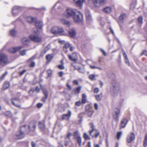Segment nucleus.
Returning <instances> with one entry per match:
<instances>
[{
	"label": "nucleus",
	"mask_w": 147,
	"mask_h": 147,
	"mask_svg": "<svg viewBox=\"0 0 147 147\" xmlns=\"http://www.w3.org/2000/svg\"><path fill=\"white\" fill-rule=\"evenodd\" d=\"M64 17L67 18H73L76 22H80L82 19L83 14L77 9L67 8L63 13Z\"/></svg>",
	"instance_id": "obj_1"
},
{
	"label": "nucleus",
	"mask_w": 147,
	"mask_h": 147,
	"mask_svg": "<svg viewBox=\"0 0 147 147\" xmlns=\"http://www.w3.org/2000/svg\"><path fill=\"white\" fill-rule=\"evenodd\" d=\"M25 125H23L20 129V131L17 132L16 134L15 138L16 140L21 139L23 138L25 136L24 133L28 134L26 130L25 129Z\"/></svg>",
	"instance_id": "obj_2"
},
{
	"label": "nucleus",
	"mask_w": 147,
	"mask_h": 147,
	"mask_svg": "<svg viewBox=\"0 0 147 147\" xmlns=\"http://www.w3.org/2000/svg\"><path fill=\"white\" fill-rule=\"evenodd\" d=\"M36 122L35 121H31L29 125H25V129L28 133L30 131H34L35 129L36 126Z\"/></svg>",
	"instance_id": "obj_3"
},
{
	"label": "nucleus",
	"mask_w": 147,
	"mask_h": 147,
	"mask_svg": "<svg viewBox=\"0 0 147 147\" xmlns=\"http://www.w3.org/2000/svg\"><path fill=\"white\" fill-rule=\"evenodd\" d=\"M7 56L4 53H0V65H3L7 63Z\"/></svg>",
	"instance_id": "obj_4"
},
{
	"label": "nucleus",
	"mask_w": 147,
	"mask_h": 147,
	"mask_svg": "<svg viewBox=\"0 0 147 147\" xmlns=\"http://www.w3.org/2000/svg\"><path fill=\"white\" fill-rule=\"evenodd\" d=\"M29 38L32 41L38 43L41 42L42 40L40 36L34 35H30Z\"/></svg>",
	"instance_id": "obj_5"
},
{
	"label": "nucleus",
	"mask_w": 147,
	"mask_h": 147,
	"mask_svg": "<svg viewBox=\"0 0 147 147\" xmlns=\"http://www.w3.org/2000/svg\"><path fill=\"white\" fill-rule=\"evenodd\" d=\"M135 135L133 132H131L127 136L126 140L128 143H130L134 141L135 139Z\"/></svg>",
	"instance_id": "obj_6"
},
{
	"label": "nucleus",
	"mask_w": 147,
	"mask_h": 147,
	"mask_svg": "<svg viewBox=\"0 0 147 147\" xmlns=\"http://www.w3.org/2000/svg\"><path fill=\"white\" fill-rule=\"evenodd\" d=\"M23 48V47L22 46L18 47L11 48L8 50V51L9 53H14L19 51L20 49H22Z\"/></svg>",
	"instance_id": "obj_7"
},
{
	"label": "nucleus",
	"mask_w": 147,
	"mask_h": 147,
	"mask_svg": "<svg viewBox=\"0 0 147 147\" xmlns=\"http://www.w3.org/2000/svg\"><path fill=\"white\" fill-rule=\"evenodd\" d=\"M22 8L18 6H15L13 8L12 13L14 16H16L18 11L22 10Z\"/></svg>",
	"instance_id": "obj_8"
},
{
	"label": "nucleus",
	"mask_w": 147,
	"mask_h": 147,
	"mask_svg": "<svg viewBox=\"0 0 147 147\" xmlns=\"http://www.w3.org/2000/svg\"><path fill=\"white\" fill-rule=\"evenodd\" d=\"M68 57L70 60L75 62H76L78 59L77 55L76 53H73L72 55H68Z\"/></svg>",
	"instance_id": "obj_9"
},
{
	"label": "nucleus",
	"mask_w": 147,
	"mask_h": 147,
	"mask_svg": "<svg viewBox=\"0 0 147 147\" xmlns=\"http://www.w3.org/2000/svg\"><path fill=\"white\" fill-rule=\"evenodd\" d=\"M115 114L113 115L114 117L115 120L118 121H119L118 117L119 115L120 114V110L117 108H115L114 110Z\"/></svg>",
	"instance_id": "obj_10"
},
{
	"label": "nucleus",
	"mask_w": 147,
	"mask_h": 147,
	"mask_svg": "<svg viewBox=\"0 0 147 147\" xmlns=\"http://www.w3.org/2000/svg\"><path fill=\"white\" fill-rule=\"evenodd\" d=\"M111 88V89L113 90V92L115 93H116L119 89L118 85L116 83H112Z\"/></svg>",
	"instance_id": "obj_11"
},
{
	"label": "nucleus",
	"mask_w": 147,
	"mask_h": 147,
	"mask_svg": "<svg viewBox=\"0 0 147 147\" xmlns=\"http://www.w3.org/2000/svg\"><path fill=\"white\" fill-rule=\"evenodd\" d=\"M71 114V112L70 110H68V113L64 114L62 115V119H63L68 120L70 117Z\"/></svg>",
	"instance_id": "obj_12"
},
{
	"label": "nucleus",
	"mask_w": 147,
	"mask_h": 147,
	"mask_svg": "<svg viewBox=\"0 0 147 147\" xmlns=\"http://www.w3.org/2000/svg\"><path fill=\"white\" fill-rule=\"evenodd\" d=\"M11 101L12 103L15 106L18 107H21V106L20 105L17 103L18 102H20V100L18 98H12Z\"/></svg>",
	"instance_id": "obj_13"
},
{
	"label": "nucleus",
	"mask_w": 147,
	"mask_h": 147,
	"mask_svg": "<svg viewBox=\"0 0 147 147\" xmlns=\"http://www.w3.org/2000/svg\"><path fill=\"white\" fill-rule=\"evenodd\" d=\"M128 122V120L127 119L124 118L121 121L120 128H124Z\"/></svg>",
	"instance_id": "obj_14"
},
{
	"label": "nucleus",
	"mask_w": 147,
	"mask_h": 147,
	"mask_svg": "<svg viewBox=\"0 0 147 147\" xmlns=\"http://www.w3.org/2000/svg\"><path fill=\"white\" fill-rule=\"evenodd\" d=\"M126 14L125 13H122L121 14L119 17V23L120 26H121L120 23H122L123 22V20L126 18Z\"/></svg>",
	"instance_id": "obj_15"
},
{
	"label": "nucleus",
	"mask_w": 147,
	"mask_h": 147,
	"mask_svg": "<svg viewBox=\"0 0 147 147\" xmlns=\"http://www.w3.org/2000/svg\"><path fill=\"white\" fill-rule=\"evenodd\" d=\"M68 32L69 35L72 37H74L76 34V31L74 28L70 29Z\"/></svg>",
	"instance_id": "obj_16"
},
{
	"label": "nucleus",
	"mask_w": 147,
	"mask_h": 147,
	"mask_svg": "<svg viewBox=\"0 0 147 147\" xmlns=\"http://www.w3.org/2000/svg\"><path fill=\"white\" fill-rule=\"evenodd\" d=\"M36 19L35 18H33L31 16H28L26 18V20L29 23H32L35 22Z\"/></svg>",
	"instance_id": "obj_17"
},
{
	"label": "nucleus",
	"mask_w": 147,
	"mask_h": 147,
	"mask_svg": "<svg viewBox=\"0 0 147 147\" xmlns=\"http://www.w3.org/2000/svg\"><path fill=\"white\" fill-rule=\"evenodd\" d=\"M30 42V40L26 37L22 39V43L24 45H28Z\"/></svg>",
	"instance_id": "obj_18"
},
{
	"label": "nucleus",
	"mask_w": 147,
	"mask_h": 147,
	"mask_svg": "<svg viewBox=\"0 0 147 147\" xmlns=\"http://www.w3.org/2000/svg\"><path fill=\"white\" fill-rule=\"evenodd\" d=\"M35 25L37 28L39 29H41L42 26V22L41 21H36Z\"/></svg>",
	"instance_id": "obj_19"
},
{
	"label": "nucleus",
	"mask_w": 147,
	"mask_h": 147,
	"mask_svg": "<svg viewBox=\"0 0 147 147\" xmlns=\"http://www.w3.org/2000/svg\"><path fill=\"white\" fill-rule=\"evenodd\" d=\"M58 27L57 26H54L52 28L51 32L53 34H58Z\"/></svg>",
	"instance_id": "obj_20"
},
{
	"label": "nucleus",
	"mask_w": 147,
	"mask_h": 147,
	"mask_svg": "<svg viewBox=\"0 0 147 147\" xmlns=\"http://www.w3.org/2000/svg\"><path fill=\"white\" fill-rule=\"evenodd\" d=\"M58 34H59L61 35H65L64 31L63 28L61 27H58Z\"/></svg>",
	"instance_id": "obj_21"
},
{
	"label": "nucleus",
	"mask_w": 147,
	"mask_h": 147,
	"mask_svg": "<svg viewBox=\"0 0 147 147\" xmlns=\"http://www.w3.org/2000/svg\"><path fill=\"white\" fill-rule=\"evenodd\" d=\"M81 87L79 86L77 87L76 88H75L74 89L72 92V93L75 94L76 93H79L81 90Z\"/></svg>",
	"instance_id": "obj_22"
},
{
	"label": "nucleus",
	"mask_w": 147,
	"mask_h": 147,
	"mask_svg": "<svg viewBox=\"0 0 147 147\" xmlns=\"http://www.w3.org/2000/svg\"><path fill=\"white\" fill-rule=\"evenodd\" d=\"M38 126L41 129L43 130L45 128V124L44 121L39 122Z\"/></svg>",
	"instance_id": "obj_23"
},
{
	"label": "nucleus",
	"mask_w": 147,
	"mask_h": 147,
	"mask_svg": "<svg viewBox=\"0 0 147 147\" xmlns=\"http://www.w3.org/2000/svg\"><path fill=\"white\" fill-rule=\"evenodd\" d=\"M90 127L92 129L91 130H90L89 131V132L90 133V136H91V134L93 131H94L95 129L93 123H91L89 124Z\"/></svg>",
	"instance_id": "obj_24"
},
{
	"label": "nucleus",
	"mask_w": 147,
	"mask_h": 147,
	"mask_svg": "<svg viewBox=\"0 0 147 147\" xmlns=\"http://www.w3.org/2000/svg\"><path fill=\"white\" fill-rule=\"evenodd\" d=\"M60 21L62 23L66 24L68 26H69L70 24V23L69 22L66 20L64 19H61L60 20Z\"/></svg>",
	"instance_id": "obj_25"
},
{
	"label": "nucleus",
	"mask_w": 147,
	"mask_h": 147,
	"mask_svg": "<svg viewBox=\"0 0 147 147\" xmlns=\"http://www.w3.org/2000/svg\"><path fill=\"white\" fill-rule=\"evenodd\" d=\"M10 85L9 83L8 82H5L3 84V89L5 90L7 89Z\"/></svg>",
	"instance_id": "obj_26"
},
{
	"label": "nucleus",
	"mask_w": 147,
	"mask_h": 147,
	"mask_svg": "<svg viewBox=\"0 0 147 147\" xmlns=\"http://www.w3.org/2000/svg\"><path fill=\"white\" fill-rule=\"evenodd\" d=\"M103 11L107 13H109L111 11V9L110 7H107L103 9Z\"/></svg>",
	"instance_id": "obj_27"
},
{
	"label": "nucleus",
	"mask_w": 147,
	"mask_h": 147,
	"mask_svg": "<svg viewBox=\"0 0 147 147\" xmlns=\"http://www.w3.org/2000/svg\"><path fill=\"white\" fill-rule=\"evenodd\" d=\"M96 100L97 101H100L102 97V94L100 93V94L96 95L94 96Z\"/></svg>",
	"instance_id": "obj_28"
},
{
	"label": "nucleus",
	"mask_w": 147,
	"mask_h": 147,
	"mask_svg": "<svg viewBox=\"0 0 147 147\" xmlns=\"http://www.w3.org/2000/svg\"><path fill=\"white\" fill-rule=\"evenodd\" d=\"M51 46L49 45H48L45 49L44 51H42V53L43 54H45L46 52L51 48Z\"/></svg>",
	"instance_id": "obj_29"
},
{
	"label": "nucleus",
	"mask_w": 147,
	"mask_h": 147,
	"mask_svg": "<svg viewBox=\"0 0 147 147\" xmlns=\"http://www.w3.org/2000/svg\"><path fill=\"white\" fill-rule=\"evenodd\" d=\"M16 31L15 30H12L10 31L9 34L11 36H14L16 35Z\"/></svg>",
	"instance_id": "obj_30"
},
{
	"label": "nucleus",
	"mask_w": 147,
	"mask_h": 147,
	"mask_svg": "<svg viewBox=\"0 0 147 147\" xmlns=\"http://www.w3.org/2000/svg\"><path fill=\"white\" fill-rule=\"evenodd\" d=\"M86 17L87 20H92V18L89 13H86Z\"/></svg>",
	"instance_id": "obj_31"
},
{
	"label": "nucleus",
	"mask_w": 147,
	"mask_h": 147,
	"mask_svg": "<svg viewBox=\"0 0 147 147\" xmlns=\"http://www.w3.org/2000/svg\"><path fill=\"white\" fill-rule=\"evenodd\" d=\"M73 135L74 139H76L78 137H80L78 131H75L73 134Z\"/></svg>",
	"instance_id": "obj_32"
},
{
	"label": "nucleus",
	"mask_w": 147,
	"mask_h": 147,
	"mask_svg": "<svg viewBox=\"0 0 147 147\" xmlns=\"http://www.w3.org/2000/svg\"><path fill=\"white\" fill-rule=\"evenodd\" d=\"M53 57V56H52V55H51L50 54L46 56V59L48 61H49L51 60Z\"/></svg>",
	"instance_id": "obj_33"
},
{
	"label": "nucleus",
	"mask_w": 147,
	"mask_h": 147,
	"mask_svg": "<svg viewBox=\"0 0 147 147\" xmlns=\"http://www.w3.org/2000/svg\"><path fill=\"white\" fill-rule=\"evenodd\" d=\"M43 93L44 94L45 96L46 97H48V92L45 88L43 89L42 90Z\"/></svg>",
	"instance_id": "obj_34"
},
{
	"label": "nucleus",
	"mask_w": 147,
	"mask_h": 147,
	"mask_svg": "<svg viewBox=\"0 0 147 147\" xmlns=\"http://www.w3.org/2000/svg\"><path fill=\"white\" fill-rule=\"evenodd\" d=\"M85 109L86 111L92 109L91 105L89 104L86 106Z\"/></svg>",
	"instance_id": "obj_35"
},
{
	"label": "nucleus",
	"mask_w": 147,
	"mask_h": 147,
	"mask_svg": "<svg viewBox=\"0 0 147 147\" xmlns=\"http://www.w3.org/2000/svg\"><path fill=\"white\" fill-rule=\"evenodd\" d=\"M27 50L24 49L22 50H21L20 51V55L22 56H24L25 55Z\"/></svg>",
	"instance_id": "obj_36"
},
{
	"label": "nucleus",
	"mask_w": 147,
	"mask_h": 147,
	"mask_svg": "<svg viewBox=\"0 0 147 147\" xmlns=\"http://www.w3.org/2000/svg\"><path fill=\"white\" fill-rule=\"evenodd\" d=\"M76 139H77V142L78 143L79 145L80 146H81L82 144V139L80 136L76 138Z\"/></svg>",
	"instance_id": "obj_37"
},
{
	"label": "nucleus",
	"mask_w": 147,
	"mask_h": 147,
	"mask_svg": "<svg viewBox=\"0 0 147 147\" xmlns=\"http://www.w3.org/2000/svg\"><path fill=\"white\" fill-rule=\"evenodd\" d=\"M86 112L87 113L89 117L91 116L93 113V109L91 110L88 111H86Z\"/></svg>",
	"instance_id": "obj_38"
},
{
	"label": "nucleus",
	"mask_w": 147,
	"mask_h": 147,
	"mask_svg": "<svg viewBox=\"0 0 147 147\" xmlns=\"http://www.w3.org/2000/svg\"><path fill=\"white\" fill-rule=\"evenodd\" d=\"M90 67V68L93 69H98L99 70H101L102 69L101 68L95 66H92L91 65H89Z\"/></svg>",
	"instance_id": "obj_39"
},
{
	"label": "nucleus",
	"mask_w": 147,
	"mask_h": 147,
	"mask_svg": "<svg viewBox=\"0 0 147 147\" xmlns=\"http://www.w3.org/2000/svg\"><path fill=\"white\" fill-rule=\"evenodd\" d=\"M5 115L9 117H11L12 115L11 113L9 111H7L5 113Z\"/></svg>",
	"instance_id": "obj_40"
},
{
	"label": "nucleus",
	"mask_w": 147,
	"mask_h": 147,
	"mask_svg": "<svg viewBox=\"0 0 147 147\" xmlns=\"http://www.w3.org/2000/svg\"><path fill=\"white\" fill-rule=\"evenodd\" d=\"M71 45L68 42L66 43L63 47L64 49H67V48L70 47Z\"/></svg>",
	"instance_id": "obj_41"
},
{
	"label": "nucleus",
	"mask_w": 147,
	"mask_h": 147,
	"mask_svg": "<svg viewBox=\"0 0 147 147\" xmlns=\"http://www.w3.org/2000/svg\"><path fill=\"white\" fill-rule=\"evenodd\" d=\"M143 18L142 16L139 17L138 19V23L140 24H142L143 22Z\"/></svg>",
	"instance_id": "obj_42"
},
{
	"label": "nucleus",
	"mask_w": 147,
	"mask_h": 147,
	"mask_svg": "<svg viewBox=\"0 0 147 147\" xmlns=\"http://www.w3.org/2000/svg\"><path fill=\"white\" fill-rule=\"evenodd\" d=\"M96 75H95L92 74H91L89 76V78L92 80H95V77L96 76Z\"/></svg>",
	"instance_id": "obj_43"
},
{
	"label": "nucleus",
	"mask_w": 147,
	"mask_h": 147,
	"mask_svg": "<svg viewBox=\"0 0 147 147\" xmlns=\"http://www.w3.org/2000/svg\"><path fill=\"white\" fill-rule=\"evenodd\" d=\"M122 134V132L121 131H119L117 132V138L118 140L120 139Z\"/></svg>",
	"instance_id": "obj_44"
},
{
	"label": "nucleus",
	"mask_w": 147,
	"mask_h": 147,
	"mask_svg": "<svg viewBox=\"0 0 147 147\" xmlns=\"http://www.w3.org/2000/svg\"><path fill=\"white\" fill-rule=\"evenodd\" d=\"M79 71L81 73L84 74L85 72V69L84 68H81L80 67L78 68Z\"/></svg>",
	"instance_id": "obj_45"
},
{
	"label": "nucleus",
	"mask_w": 147,
	"mask_h": 147,
	"mask_svg": "<svg viewBox=\"0 0 147 147\" xmlns=\"http://www.w3.org/2000/svg\"><path fill=\"white\" fill-rule=\"evenodd\" d=\"M30 62H31V63L29 65V67H34L35 66V63L34 61H30Z\"/></svg>",
	"instance_id": "obj_46"
},
{
	"label": "nucleus",
	"mask_w": 147,
	"mask_h": 147,
	"mask_svg": "<svg viewBox=\"0 0 147 147\" xmlns=\"http://www.w3.org/2000/svg\"><path fill=\"white\" fill-rule=\"evenodd\" d=\"M83 137L85 140L90 139L88 135L86 133H84Z\"/></svg>",
	"instance_id": "obj_47"
},
{
	"label": "nucleus",
	"mask_w": 147,
	"mask_h": 147,
	"mask_svg": "<svg viewBox=\"0 0 147 147\" xmlns=\"http://www.w3.org/2000/svg\"><path fill=\"white\" fill-rule=\"evenodd\" d=\"M72 134L71 133H68L67 135V136H66V137L65 138V139L66 140V139H69L70 140V137L72 136Z\"/></svg>",
	"instance_id": "obj_48"
},
{
	"label": "nucleus",
	"mask_w": 147,
	"mask_h": 147,
	"mask_svg": "<svg viewBox=\"0 0 147 147\" xmlns=\"http://www.w3.org/2000/svg\"><path fill=\"white\" fill-rule=\"evenodd\" d=\"M36 57V56L34 55L30 58L28 60V62H29L30 61H32L33 60L35 59Z\"/></svg>",
	"instance_id": "obj_49"
},
{
	"label": "nucleus",
	"mask_w": 147,
	"mask_h": 147,
	"mask_svg": "<svg viewBox=\"0 0 147 147\" xmlns=\"http://www.w3.org/2000/svg\"><path fill=\"white\" fill-rule=\"evenodd\" d=\"M58 67L60 69H63L65 68V67L63 65H58Z\"/></svg>",
	"instance_id": "obj_50"
},
{
	"label": "nucleus",
	"mask_w": 147,
	"mask_h": 147,
	"mask_svg": "<svg viewBox=\"0 0 147 147\" xmlns=\"http://www.w3.org/2000/svg\"><path fill=\"white\" fill-rule=\"evenodd\" d=\"M7 74V72L6 71L5 73L2 76L0 77V79L1 80H3L5 78L6 75Z\"/></svg>",
	"instance_id": "obj_51"
},
{
	"label": "nucleus",
	"mask_w": 147,
	"mask_h": 147,
	"mask_svg": "<svg viewBox=\"0 0 147 147\" xmlns=\"http://www.w3.org/2000/svg\"><path fill=\"white\" fill-rule=\"evenodd\" d=\"M99 91V89L98 88H96L94 90V92L95 93H97Z\"/></svg>",
	"instance_id": "obj_52"
},
{
	"label": "nucleus",
	"mask_w": 147,
	"mask_h": 147,
	"mask_svg": "<svg viewBox=\"0 0 147 147\" xmlns=\"http://www.w3.org/2000/svg\"><path fill=\"white\" fill-rule=\"evenodd\" d=\"M81 102L80 101H79L75 102V105L78 107L81 105Z\"/></svg>",
	"instance_id": "obj_53"
},
{
	"label": "nucleus",
	"mask_w": 147,
	"mask_h": 147,
	"mask_svg": "<svg viewBox=\"0 0 147 147\" xmlns=\"http://www.w3.org/2000/svg\"><path fill=\"white\" fill-rule=\"evenodd\" d=\"M125 62L126 64L128 66L130 65V63L129 60L128 59V58L125 59Z\"/></svg>",
	"instance_id": "obj_54"
},
{
	"label": "nucleus",
	"mask_w": 147,
	"mask_h": 147,
	"mask_svg": "<svg viewBox=\"0 0 147 147\" xmlns=\"http://www.w3.org/2000/svg\"><path fill=\"white\" fill-rule=\"evenodd\" d=\"M47 72L48 74V76H50L51 75L52 73L51 70L50 69H49L47 70Z\"/></svg>",
	"instance_id": "obj_55"
},
{
	"label": "nucleus",
	"mask_w": 147,
	"mask_h": 147,
	"mask_svg": "<svg viewBox=\"0 0 147 147\" xmlns=\"http://www.w3.org/2000/svg\"><path fill=\"white\" fill-rule=\"evenodd\" d=\"M100 134V132H97V133H96L95 136H92V135H91V136L92 137H95V138H97L98 136Z\"/></svg>",
	"instance_id": "obj_56"
},
{
	"label": "nucleus",
	"mask_w": 147,
	"mask_h": 147,
	"mask_svg": "<svg viewBox=\"0 0 147 147\" xmlns=\"http://www.w3.org/2000/svg\"><path fill=\"white\" fill-rule=\"evenodd\" d=\"M48 97H46V96H45L43 97L42 98V101L43 102H45L46 101V100L48 98Z\"/></svg>",
	"instance_id": "obj_57"
},
{
	"label": "nucleus",
	"mask_w": 147,
	"mask_h": 147,
	"mask_svg": "<svg viewBox=\"0 0 147 147\" xmlns=\"http://www.w3.org/2000/svg\"><path fill=\"white\" fill-rule=\"evenodd\" d=\"M87 100L86 98H82L81 103H82L83 104H85Z\"/></svg>",
	"instance_id": "obj_58"
},
{
	"label": "nucleus",
	"mask_w": 147,
	"mask_h": 147,
	"mask_svg": "<svg viewBox=\"0 0 147 147\" xmlns=\"http://www.w3.org/2000/svg\"><path fill=\"white\" fill-rule=\"evenodd\" d=\"M100 51L105 56H106L107 55L105 51L102 49H100Z\"/></svg>",
	"instance_id": "obj_59"
},
{
	"label": "nucleus",
	"mask_w": 147,
	"mask_h": 147,
	"mask_svg": "<svg viewBox=\"0 0 147 147\" xmlns=\"http://www.w3.org/2000/svg\"><path fill=\"white\" fill-rule=\"evenodd\" d=\"M136 7V6L133 3H132L130 5V9H133Z\"/></svg>",
	"instance_id": "obj_60"
},
{
	"label": "nucleus",
	"mask_w": 147,
	"mask_h": 147,
	"mask_svg": "<svg viewBox=\"0 0 147 147\" xmlns=\"http://www.w3.org/2000/svg\"><path fill=\"white\" fill-rule=\"evenodd\" d=\"M26 71V70L25 69H24L22 70V71H21L19 73V74L20 76L22 75L23 74H24V73Z\"/></svg>",
	"instance_id": "obj_61"
},
{
	"label": "nucleus",
	"mask_w": 147,
	"mask_h": 147,
	"mask_svg": "<svg viewBox=\"0 0 147 147\" xmlns=\"http://www.w3.org/2000/svg\"><path fill=\"white\" fill-rule=\"evenodd\" d=\"M73 82L74 84L76 85H78L79 84L78 81L76 80H74L73 81Z\"/></svg>",
	"instance_id": "obj_62"
},
{
	"label": "nucleus",
	"mask_w": 147,
	"mask_h": 147,
	"mask_svg": "<svg viewBox=\"0 0 147 147\" xmlns=\"http://www.w3.org/2000/svg\"><path fill=\"white\" fill-rule=\"evenodd\" d=\"M143 146L144 147H146L147 146V141L144 140Z\"/></svg>",
	"instance_id": "obj_63"
},
{
	"label": "nucleus",
	"mask_w": 147,
	"mask_h": 147,
	"mask_svg": "<svg viewBox=\"0 0 147 147\" xmlns=\"http://www.w3.org/2000/svg\"><path fill=\"white\" fill-rule=\"evenodd\" d=\"M145 55L147 57V51H144L141 54V55Z\"/></svg>",
	"instance_id": "obj_64"
}]
</instances>
